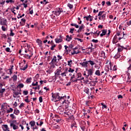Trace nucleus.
<instances>
[{
  "label": "nucleus",
  "instance_id": "26",
  "mask_svg": "<svg viewBox=\"0 0 131 131\" xmlns=\"http://www.w3.org/2000/svg\"><path fill=\"white\" fill-rule=\"evenodd\" d=\"M13 112V108L11 107L9 108V110H7V113H12Z\"/></svg>",
  "mask_w": 131,
  "mask_h": 131
},
{
  "label": "nucleus",
  "instance_id": "51",
  "mask_svg": "<svg viewBox=\"0 0 131 131\" xmlns=\"http://www.w3.org/2000/svg\"><path fill=\"white\" fill-rule=\"evenodd\" d=\"M10 117H11L12 119H15V118H16V117H15V115L13 114L10 115Z\"/></svg>",
  "mask_w": 131,
  "mask_h": 131
},
{
  "label": "nucleus",
  "instance_id": "62",
  "mask_svg": "<svg viewBox=\"0 0 131 131\" xmlns=\"http://www.w3.org/2000/svg\"><path fill=\"white\" fill-rule=\"evenodd\" d=\"M23 106H24V103L22 102L19 106V108H21L22 107H23Z\"/></svg>",
  "mask_w": 131,
  "mask_h": 131
},
{
  "label": "nucleus",
  "instance_id": "40",
  "mask_svg": "<svg viewBox=\"0 0 131 131\" xmlns=\"http://www.w3.org/2000/svg\"><path fill=\"white\" fill-rule=\"evenodd\" d=\"M6 92V89H2L0 90V94H4Z\"/></svg>",
  "mask_w": 131,
  "mask_h": 131
},
{
  "label": "nucleus",
  "instance_id": "55",
  "mask_svg": "<svg viewBox=\"0 0 131 131\" xmlns=\"http://www.w3.org/2000/svg\"><path fill=\"white\" fill-rule=\"evenodd\" d=\"M78 53H79V52H76L75 51V50H74V52H72V55H75L76 54H78Z\"/></svg>",
  "mask_w": 131,
  "mask_h": 131
},
{
  "label": "nucleus",
  "instance_id": "9",
  "mask_svg": "<svg viewBox=\"0 0 131 131\" xmlns=\"http://www.w3.org/2000/svg\"><path fill=\"white\" fill-rule=\"evenodd\" d=\"M51 64H57V56H54L53 58L52 59L51 62H50Z\"/></svg>",
  "mask_w": 131,
  "mask_h": 131
},
{
  "label": "nucleus",
  "instance_id": "61",
  "mask_svg": "<svg viewBox=\"0 0 131 131\" xmlns=\"http://www.w3.org/2000/svg\"><path fill=\"white\" fill-rule=\"evenodd\" d=\"M33 90H39L40 88H39V85H38L37 87H33Z\"/></svg>",
  "mask_w": 131,
  "mask_h": 131
},
{
  "label": "nucleus",
  "instance_id": "33",
  "mask_svg": "<svg viewBox=\"0 0 131 131\" xmlns=\"http://www.w3.org/2000/svg\"><path fill=\"white\" fill-rule=\"evenodd\" d=\"M8 28V27H5V26H3L2 27V29L3 30V31H7V28Z\"/></svg>",
  "mask_w": 131,
  "mask_h": 131
},
{
  "label": "nucleus",
  "instance_id": "34",
  "mask_svg": "<svg viewBox=\"0 0 131 131\" xmlns=\"http://www.w3.org/2000/svg\"><path fill=\"white\" fill-rule=\"evenodd\" d=\"M115 59H118L119 58H120V54L119 53H117L115 56Z\"/></svg>",
  "mask_w": 131,
  "mask_h": 131
},
{
  "label": "nucleus",
  "instance_id": "15",
  "mask_svg": "<svg viewBox=\"0 0 131 131\" xmlns=\"http://www.w3.org/2000/svg\"><path fill=\"white\" fill-rule=\"evenodd\" d=\"M95 74V75H97L98 76H101V75H102V74H101V72L99 70H96Z\"/></svg>",
  "mask_w": 131,
  "mask_h": 131
},
{
  "label": "nucleus",
  "instance_id": "1",
  "mask_svg": "<svg viewBox=\"0 0 131 131\" xmlns=\"http://www.w3.org/2000/svg\"><path fill=\"white\" fill-rule=\"evenodd\" d=\"M52 101L53 102H58V101H61V104H64L66 103V96H60V94L59 93H52Z\"/></svg>",
  "mask_w": 131,
  "mask_h": 131
},
{
  "label": "nucleus",
  "instance_id": "24",
  "mask_svg": "<svg viewBox=\"0 0 131 131\" xmlns=\"http://www.w3.org/2000/svg\"><path fill=\"white\" fill-rule=\"evenodd\" d=\"M13 113L14 114H15V115H18L20 114V111H19V110H14Z\"/></svg>",
  "mask_w": 131,
  "mask_h": 131
},
{
  "label": "nucleus",
  "instance_id": "18",
  "mask_svg": "<svg viewBox=\"0 0 131 131\" xmlns=\"http://www.w3.org/2000/svg\"><path fill=\"white\" fill-rule=\"evenodd\" d=\"M122 51H123V46L119 45V47L118 48V52H122Z\"/></svg>",
  "mask_w": 131,
  "mask_h": 131
},
{
  "label": "nucleus",
  "instance_id": "10",
  "mask_svg": "<svg viewBox=\"0 0 131 131\" xmlns=\"http://www.w3.org/2000/svg\"><path fill=\"white\" fill-rule=\"evenodd\" d=\"M61 72H62V71H61V70L58 69L56 70V71H55V75L56 76H59V75H61Z\"/></svg>",
  "mask_w": 131,
  "mask_h": 131
},
{
  "label": "nucleus",
  "instance_id": "54",
  "mask_svg": "<svg viewBox=\"0 0 131 131\" xmlns=\"http://www.w3.org/2000/svg\"><path fill=\"white\" fill-rule=\"evenodd\" d=\"M113 70V71H116V70H117V66H114Z\"/></svg>",
  "mask_w": 131,
  "mask_h": 131
},
{
  "label": "nucleus",
  "instance_id": "8",
  "mask_svg": "<svg viewBox=\"0 0 131 131\" xmlns=\"http://www.w3.org/2000/svg\"><path fill=\"white\" fill-rule=\"evenodd\" d=\"M88 64H89V62H88V61H86L80 63V65H81L82 67H84L85 68H87Z\"/></svg>",
  "mask_w": 131,
  "mask_h": 131
},
{
  "label": "nucleus",
  "instance_id": "5",
  "mask_svg": "<svg viewBox=\"0 0 131 131\" xmlns=\"http://www.w3.org/2000/svg\"><path fill=\"white\" fill-rule=\"evenodd\" d=\"M52 13H54L56 16H59V15L62 13V10L61 8H58L56 11H52Z\"/></svg>",
  "mask_w": 131,
  "mask_h": 131
},
{
  "label": "nucleus",
  "instance_id": "48",
  "mask_svg": "<svg viewBox=\"0 0 131 131\" xmlns=\"http://www.w3.org/2000/svg\"><path fill=\"white\" fill-rule=\"evenodd\" d=\"M23 94H24V95L27 96V95H28V91H24Z\"/></svg>",
  "mask_w": 131,
  "mask_h": 131
},
{
  "label": "nucleus",
  "instance_id": "28",
  "mask_svg": "<svg viewBox=\"0 0 131 131\" xmlns=\"http://www.w3.org/2000/svg\"><path fill=\"white\" fill-rule=\"evenodd\" d=\"M126 75L127 76V79L128 80L130 79L131 77H130V74L129 73H128V72H126Z\"/></svg>",
  "mask_w": 131,
  "mask_h": 131
},
{
  "label": "nucleus",
  "instance_id": "12",
  "mask_svg": "<svg viewBox=\"0 0 131 131\" xmlns=\"http://www.w3.org/2000/svg\"><path fill=\"white\" fill-rule=\"evenodd\" d=\"M126 37H127V34H124V32H123V37H120L118 38V40H120V39H122V38H123V39H126Z\"/></svg>",
  "mask_w": 131,
  "mask_h": 131
},
{
  "label": "nucleus",
  "instance_id": "27",
  "mask_svg": "<svg viewBox=\"0 0 131 131\" xmlns=\"http://www.w3.org/2000/svg\"><path fill=\"white\" fill-rule=\"evenodd\" d=\"M28 67V64H26L25 67H24L23 68H21L20 70H23V71H25L26 70V69H27V68Z\"/></svg>",
  "mask_w": 131,
  "mask_h": 131
},
{
  "label": "nucleus",
  "instance_id": "42",
  "mask_svg": "<svg viewBox=\"0 0 131 131\" xmlns=\"http://www.w3.org/2000/svg\"><path fill=\"white\" fill-rule=\"evenodd\" d=\"M14 1L13 0H7L6 1V3H7V4H9V3H12L13 4H14Z\"/></svg>",
  "mask_w": 131,
  "mask_h": 131
},
{
  "label": "nucleus",
  "instance_id": "52",
  "mask_svg": "<svg viewBox=\"0 0 131 131\" xmlns=\"http://www.w3.org/2000/svg\"><path fill=\"white\" fill-rule=\"evenodd\" d=\"M118 40L114 39L113 40V43H117L118 42Z\"/></svg>",
  "mask_w": 131,
  "mask_h": 131
},
{
  "label": "nucleus",
  "instance_id": "22",
  "mask_svg": "<svg viewBox=\"0 0 131 131\" xmlns=\"http://www.w3.org/2000/svg\"><path fill=\"white\" fill-rule=\"evenodd\" d=\"M83 79H84V78H81L80 79H76L75 80H71L72 82H77V80H82Z\"/></svg>",
  "mask_w": 131,
  "mask_h": 131
},
{
  "label": "nucleus",
  "instance_id": "43",
  "mask_svg": "<svg viewBox=\"0 0 131 131\" xmlns=\"http://www.w3.org/2000/svg\"><path fill=\"white\" fill-rule=\"evenodd\" d=\"M1 37L2 38H4L5 39H6V38H7V35L5 34H2Z\"/></svg>",
  "mask_w": 131,
  "mask_h": 131
},
{
  "label": "nucleus",
  "instance_id": "58",
  "mask_svg": "<svg viewBox=\"0 0 131 131\" xmlns=\"http://www.w3.org/2000/svg\"><path fill=\"white\" fill-rule=\"evenodd\" d=\"M57 57L58 58V59H57L58 61H60V60H62V56H61L60 55H57Z\"/></svg>",
  "mask_w": 131,
  "mask_h": 131
},
{
  "label": "nucleus",
  "instance_id": "25",
  "mask_svg": "<svg viewBox=\"0 0 131 131\" xmlns=\"http://www.w3.org/2000/svg\"><path fill=\"white\" fill-rule=\"evenodd\" d=\"M128 62H129V64H130L129 65V67H128V68H127V72H128V71L129 70H131V59H129V61H128Z\"/></svg>",
  "mask_w": 131,
  "mask_h": 131
},
{
  "label": "nucleus",
  "instance_id": "3",
  "mask_svg": "<svg viewBox=\"0 0 131 131\" xmlns=\"http://www.w3.org/2000/svg\"><path fill=\"white\" fill-rule=\"evenodd\" d=\"M59 38L57 37L55 39V42L56 43H60V42H62L63 41V38L64 37L62 36V35H59Z\"/></svg>",
  "mask_w": 131,
  "mask_h": 131
},
{
  "label": "nucleus",
  "instance_id": "20",
  "mask_svg": "<svg viewBox=\"0 0 131 131\" xmlns=\"http://www.w3.org/2000/svg\"><path fill=\"white\" fill-rule=\"evenodd\" d=\"M71 35L70 36V37L68 35H67V38L66 39V40H67L68 42L70 41V40L72 39V37H71Z\"/></svg>",
  "mask_w": 131,
  "mask_h": 131
},
{
  "label": "nucleus",
  "instance_id": "63",
  "mask_svg": "<svg viewBox=\"0 0 131 131\" xmlns=\"http://www.w3.org/2000/svg\"><path fill=\"white\" fill-rule=\"evenodd\" d=\"M118 99H123V96H122V95H119L118 96Z\"/></svg>",
  "mask_w": 131,
  "mask_h": 131
},
{
  "label": "nucleus",
  "instance_id": "60",
  "mask_svg": "<svg viewBox=\"0 0 131 131\" xmlns=\"http://www.w3.org/2000/svg\"><path fill=\"white\" fill-rule=\"evenodd\" d=\"M39 101L40 103H42V97L40 96L39 98Z\"/></svg>",
  "mask_w": 131,
  "mask_h": 131
},
{
  "label": "nucleus",
  "instance_id": "64",
  "mask_svg": "<svg viewBox=\"0 0 131 131\" xmlns=\"http://www.w3.org/2000/svg\"><path fill=\"white\" fill-rule=\"evenodd\" d=\"M74 31V28L71 29L70 31V33H73Z\"/></svg>",
  "mask_w": 131,
  "mask_h": 131
},
{
  "label": "nucleus",
  "instance_id": "37",
  "mask_svg": "<svg viewBox=\"0 0 131 131\" xmlns=\"http://www.w3.org/2000/svg\"><path fill=\"white\" fill-rule=\"evenodd\" d=\"M79 29H80V30H82V29H84V25L83 24H82L81 26L79 27Z\"/></svg>",
  "mask_w": 131,
  "mask_h": 131
},
{
  "label": "nucleus",
  "instance_id": "59",
  "mask_svg": "<svg viewBox=\"0 0 131 131\" xmlns=\"http://www.w3.org/2000/svg\"><path fill=\"white\" fill-rule=\"evenodd\" d=\"M55 120L56 122L59 123L61 121V118H60L59 119H57Z\"/></svg>",
  "mask_w": 131,
  "mask_h": 131
},
{
  "label": "nucleus",
  "instance_id": "32",
  "mask_svg": "<svg viewBox=\"0 0 131 131\" xmlns=\"http://www.w3.org/2000/svg\"><path fill=\"white\" fill-rule=\"evenodd\" d=\"M101 106H102V109H107V105L104 104V103H101Z\"/></svg>",
  "mask_w": 131,
  "mask_h": 131
},
{
  "label": "nucleus",
  "instance_id": "21",
  "mask_svg": "<svg viewBox=\"0 0 131 131\" xmlns=\"http://www.w3.org/2000/svg\"><path fill=\"white\" fill-rule=\"evenodd\" d=\"M32 80V78L31 77H28L27 78V80L26 81V82L27 83H30L31 82V80Z\"/></svg>",
  "mask_w": 131,
  "mask_h": 131
},
{
  "label": "nucleus",
  "instance_id": "38",
  "mask_svg": "<svg viewBox=\"0 0 131 131\" xmlns=\"http://www.w3.org/2000/svg\"><path fill=\"white\" fill-rule=\"evenodd\" d=\"M101 18L102 20H105L106 19V13L103 14V15H101Z\"/></svg>",
  "mask_w": 131,
  "mask_h": 131
},
{
  "label": "nucleus",
  "instance_id": "30",
  "mask_svg": "<svg viewBox=\"0 0 131 131\" xmlns=\"http://www.w3.org/2000/svg\"><path fill=\"white\" fill-rule=\"evenodd\" d=\"M14 94L15 95H13V98H17V96L19 95V92H14Z\"/></svg>",
  "mask_w": 131,
  "mask_h": 131
},
{
  "label": "nucleus",
  "instance_id": "31",
  "mask_svg": "<svg viewBox=\"0 0 131 131\" xmlns=\"http://www.w3.org/2000/svg\"><path fill=\"white\" fill-rule=\"evenodd\" d=\"M10 36H14L15 35V33H13V30L12 29H10Z\"/></svg>",
  "mask_w": 131,
  "mask_h": 131
},
{
  "label": "nucleus",
  "instance_id": "29",
  "mask_svg": "<svg viewBox=\"0 0 131 131\" xmlns=\"http://www.w3.org/2000/svg\"><path fill=\"white\" fill-rule=\"evenodd\" d=\"M13 81H17V75H14L12 77Z\"/></svg>",
  "mask_w": 131,
  "mask_h": 131
},
{
  "label": "nucleus",
  "instance_id": "35",
  "mask_svg": "<svg viewBox=\"0 0 131 131\" xmlns=\"http://www.w3.org/2000/svg\"><path fill=\"white\" fill-rule=\"evenodd\" d=\"M6 52H7L8 53H11V49L10 48L8 47L5 49Z\"/></svg>",
  "mask_w": 131,
  "mask_h": 131
},
{
  "label": "nucleus",
  "instance_id": "14",
  "mask_svg": "<svg viewBox=\"0 0 131 131\" xmlns=\"http://www.w3.org/2000/svg\"><path fill=\"white\" fill-rule=\"evenodd\" d=\"M102 33L100 34L101 37H102V36H104V35H106V33H107V30H102Z\"/></svg>",
  "mask_w": 131,
  "mask_h": 131
},
{
  "label": "nucleus",
  "instance_id": "47",
  "mask_svg": "<svg viewBox=\"0 0 131 131\" xmlns=\"http://www.w3.org/2000/svg\"><path fill=\"white\" fill-rule=\"evenodd\" d=\"M92 41H93V42H95V43H98L99 40H98V39H93Z\"/></svg>",
  "mask_w": 131,
  "mask_h": 131
},
{
  "label": "nucleus",
  "instance_id": "45",
  "mask_svg": "<svg viewBox=\"0 0 131 131\" xmlns=\"http://www.w3.org/2000/svg\"><path fill=\"white\" fill-rule=\"evenodd\" d=\"M18 87L19 88H24V84H23V83H20L18 85Z\"/></svg>",
  "mask_w": 131,
  "mask_h": 131
},
{
  "label": "nucleus",
  "instance_id": "11",
  "mask_svg": "<svg viewBox=\"0 0 131 131\" xmlns=\"http://www.w3.org/2000/svg\"><path fill=\"white\" fill-rule=\"evenodd\" d=\"M2 128L4 131H10V128L8 127V125H3Z\"/></svg>",
  "mask_w": 131,
  "mask_h": 131
},
{
  "label": "nucleus",
  "instance_id": "17",
  "mask_svg": "<svg viewBox=\"0 0 131 131\" xmlns=\"http://www.w3.org/2000/svg\"><path fill=\"white\" fill-rule=\"evenodd\" d=\"M83 91L84 93H85V94H87L88 95H89L90 93V89L88 88H85Z\"/></svg>",
  "mask_w": 131,
  "mask_h": 131
},
{
  "label": "nucleus",
  "instance_id": "50",
  "mask_svg": "<svg viewBox=\"0 0 131 131\" xmlns=\"http://www.w3.org/2000/svg\"><path fill=\"white\" fill-rule=\"evenodd\" d=\"M97 82H98V81H92L91 82L92 84H93V86H95V85H96V83H97Z\"/></svg>",
  "mask_w": 131,
  "mask_h": 131
},
{
  "label": "nucleus",
  "instance_id": "2",
  "mask_svg": "<svg viewBox=\"0 0 131 131\" xmlns=\"http://www.w3.org/2000/svg\"><path fill=\"white\" fill-rule=\"evenodd\" d=\"M26 54H24V58H27L28 59H31V57L33 55V53L29 50H25Z\"/></svg>",
  "mask_w": 131,
  "mask_h": 131
},
{
  "label": "nucleus",
  "instance_id": "49",
  "mask_svg": "<svg viewBox=\"0 0 131 131\" xmlns=\"http://www.w3.org/2000/svg\"><path fill=\"white\" fill-rule=\"evenodd\" d=\"M64 48H65V50H67V52H71V49L67 50V49H68V47H67V46H64Z\"/></svg>",
  "mask_w": 131,
  "mask_h": 131
},
{
  "label": "nucleus",
  "instance_id": "16",
  "mask_svg": "<svg viewBox=\"0 0 131 131\" xmlns=\"http://www.w3.org/2000/svg\"><path fill=\"white\" fill-rule=\"evenodd\" d=\"M29 124L31 125V128H32V127H33V126H34L35 125V121H32L30 122Z\"/></svg>",
  "mask_w": 131,
  "mask_h": 131
},
{
  "label": "nucleus",
  "instance_id": "4",
  "mask_svg": "<svg viewBox=\"0 0 131 131\" xmlns=\"http://www.w3.org/2000/svg\"><path fill=\"white\" fill-rule=\"evenodd\" d=\"M14 123H17L16 120H13L11 123H10V126L13 127V129L14 130L17 129L18 128V126L16 125Z\"/></svg>",
  "mask_w": 131,
  "mask_h": 131
},
{
  "label": "nucleus",
  "instance_id": "39",
  "mask_svg": "<svg viewBox=\"0 0 131 131\" xmlns=\"http://www.w3.org/2000/svg\"><path fill=\"white\" fill-rule=\"evenodd\" d=\"M68 7L70 8V9H72L73 8V5L72 4H70V3H68Z\"/></svg>",
  "mask_w": 131,
  "mask_h": 131
},
{
  "label": "nucleus",
  "instance_id": "6",
  "mask_svg": "<svg viewBox=\"0 0 131 131\" xmlns=\"http://www.w3.org/2000/svg\"><path fill=\"white\" fill-rule=\"evenodd\" d=\"M86 71L88 72V75H87V77H89V76H92L93 75V74H94V69H93V68L92 69H90L89 70H86Z\"/></svg>",
  "mask_w": 131,
  "mask_h": 131
},
{
  "label": "nucleus",
  "instance_id": "44",
  "mask_svg": "<svg viewBox=\"0 0 131 131\" xmlns=\"http://www.w3.org/2000/svg\"><path fill=\"white\" fill-rule=\"evenodd\" d=\"M103 13H105V11H100L98 14V16H102Z\"/></svg>",
  "mask_w": 131,
  "mask_h": 131
},
{
  "label": "nucleus",
  "instance_id": "19",
  "mask_svg": "<svg viewBox=\"0 0 131 131\" xmlns=\"http://www.w3.org/2000/svg\"><path fill=\"white\" fill-rule=\"evenodd\" d=\"M77 79H80V78H84L83 77H82L81 73H78L77 74Z\"/></svg>",
  "mask_w": 131,
  "mask_h": 131
},
{
  "label": "nucleus",
  "instance_id": "57",
  "mask_svg": "<svg viewBox=\"0 0 131 131\" xmlns=\"http://www.w3.org/2000/svg\"><path fill=\"white\" fill-rule=\"evenodd\" d=\"M60 75L62 77H64V76H66V74H65L64 72L60 74Z\"/></svg>",
  "mask_w": 131,
  "mask_h": 131
},
{
  "label": "nucleus",
  "instance_id": "41",
  "mask_svg": "<svg viewBox=\"0 0 131 131\" xmlns=\"http://www.w3.org/2000/svg\"><path fill=\"white\" fill-rule=\"evenodd\" d=\"M72 64V60L68 61V66H70V67H71V64Z\"/></svg>",
  "mask_w": 131,
  "mask_h": 131
},
{
  "label": "nucleus",
  "instance_id": "23",
  "mask_svg": "<svg viewBox=\"0 0 131 131\" xmlns=\"http://www.w3.org/2000/svg\"><path fill=\"white\" fill-rule=\"evenodd\" d=\"M88 63H90V65H91V66H94V65H95L96 64V62H95V61H93V60H89L88 61Z\"/></svg>",
  "mask_w": 131,
  "mask_h": 131
},
{
  "label": "nucleus",
  "instance_id": "36",
  "mask_svg": "<svg viewBox=\"0 0 131 131\" xmlns=\"http://www.w3.org/2000/svg\"><path fill=\"white\" fill-rule=\"evenodd\" d=\"M56 45H52V47H51V48H50V50H51V51H54V49H55V48H56Z\"/></svg>",
  "mask_w": 131,
  "mask_h": 131
},
{
  "label": "nucleus",
  "instance_id": "13",
  "mask_svg": "<svg viewBox=\"0 0 131 131\" xmlns=\"http://www.w3.org/2000/svg\"><path fill=\"white\" fill-rule=\"evenodd\" d=\"M36 42L38 43L39 47H41V46H42V42L41 41V39H39V38L37 39Z\"/></svg>",
  "mask_w": 131,
  "mask_h": 131
},
{
  "label": "nucleus",
  "instance_id": "53",
  "mask_svg": "<svg viewBox=\"0 0 131 131\" xmlns=\"http://www.w3.org/2000/svg\"><path fill=\"white\" fill-rule=\"evenodd\" d=\"M50 65H51L52 68H55V66L57 65V63H50Z\"/></svg>",
  "mask_w": 131,
  "mask_h": 131
},
{
  "label": "nucleus",
  "instance_id": "7",
  "mask_svg": "<svg viewBox=\"0 0 131 131\" xmlns=\"http://www.w3.org/2000/svg\"><path fill=\"white\" fill-rule=\"evenodd\" d=\"M1 25H4L6 27H8V25L7 24V19L3 18L1 21Z\"/></svg>",
  "mask_w": 131,
  "mask_h": 131
},
{
  "label": "nucleus",
  "instance_id": "56",
  "mask_svg": "<svg viewBox=\"0 0 131 131\" xmlns=\"http://www.w3.org/2000/svg\"><path fill=\"white\" fill-rule=\"evenodd\" d=\"M106 4L107 5V6H111V2H110V1H107L106 2Z\"/></svg>",
  "mask_w": 131,
  "mask_h": 131
},
{
  "label": "nucleus",
  "instance_id": "46",
  "mask_svg": "<svg viewBox=\"0 0 131 131\" xmlns=\"http://www.w3.org/2000/svg\"><path fill=\"white\" fill-rule=\"evenodd\" d=\"M69 72H71V73H73V72H74V70L71 69V68H70L69 70Z\"/></svg>",
  "mask_w": 131,
  "mask_h": 131
}]
</instances>
